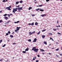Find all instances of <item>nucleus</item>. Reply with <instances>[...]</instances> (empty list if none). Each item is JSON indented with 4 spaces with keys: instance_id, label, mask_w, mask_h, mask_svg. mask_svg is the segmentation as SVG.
Masks as SVG:
<instances>
[{
    "instance_id": "59",
    "label": "nucleus",
    "mask_w": 62,
    "mask_h": 62,
    "mask_svg": "<svg viewBox=\"0 0 62 62\" xmlns=\"http://www.w3.org/2000/svg\"><path fill=\"white\" fill-rule=\"evenodd\" d=\"M8 16L9 17H10V15H9V14H8Z\"/></svg>"
},
{
    "instance_id": "63",
    "label": "nucleus",
    "mask_w": 62,
    "mask_h": 62,
    "mask_svg": "<svg viewBox=\"0 0 62 62\" xmlns=\"http://www.w3.org/2000/svg\"><path fill=\"white\" fill-rule=\"evenodd\" d=\"M1 12H2V11H0V13H1Z\"/></svg>"
},
{
    "instance_id": "7",
    "label": "nucleus",
    "mask_w": 62,
    "mask_h": 62,
    "mask_svg": "<svg viewBox=\"0 0 62 62\" xmlns=\"http://www.w3.org/2000/svg\"><path fill=\"white\" fill-rule=\"evenodd\" d=\"M37 39L36 38H35L34 39V40L33 41V42H36V41H37Z\"/></svg>"
},
{
    "instance_id": "35",
    "label": "nucleus",
    "mask_w": 62,
    "mask_h": 62,
    "mask_svg": "<svg viewBox=\"0 0 62 62\" xmlns=\"http://www.w3.org/2000/svg\"><path fill=\"white\" fill-rule=\"evenodd\" d=\"M59 50V48H58L55 50L56 51H58Z\"/></svg>"
},
{
    "instance_id": "10",
    "label": "nucleus",
    "mask_w": 62,
    "mask_h": 62,
    "mask_svg": "<svg viewBox=\"0 0 62 62\" xmlns=\"http://www.w3.org/2000/svg\"><path fill=\"white\" fill-rule=\"evenodd\" d=\"M36 57H33V59L32 60V61H34V60H35V59H36Z\"/></svg>"
},
{
    "instance_id": "60",
    "label": "nucleus",
    "mask_w": 62,
    "mask_h": 62,
    "mask_svg": "<svg viewBox=\"0 0 62 62\" xmlns=\"http://www.w3.org/2000/svg\"><path fill=\"white\" fill-rule=\"evenodd\" d=\"M10 16H12V14H10Z\"/></svg>"
},
{
    "instance_id": "20",
    "label": "nucleus",
    "mask_w": 62,
    "mask_h": 62,
    "mask_svg": "<svg viewBox=\"0 0 62 62\" xmlns=\"http://www.w3.org/2000/svg\"><path fill=\"white\" fill-rule=\"evenodd\" d=\"M10 38H13V35H10Z\"/></svg>"
},
{
    "instance_id": "3",
    "label": "nucleus",
    "mask_w": 62,
    "mask_h": 62,
    "mask_svg": "<svg viewBox=\"0 0 62 62\" xmlns=\"http://www.w3.org/2000/svg\"><path fill=\"white\" fill-rule=\"evenodd\" d=\"M23 7L20 8H18V9L19 12L21 11V10H23Z\"/></svg>"
},
{
    "instance_id": "32",
    "label": "nucleus",
    "mask_w": 62,
    "mask_h": 62,
    "mask_svg": "<svg viewBox=\"0 0 62 62\" xmlns=\"http://www.w3.org/2000/svg\"><path fill=\"white\" fill-rule=\"evenodd\" d=\"M19 2L20 3H23V1L22 0H21Z\"/></svg>"
},
{
    "instance_id": "45",
    "label": "nucleus",
    "mask_w": 62,
    "mask_h": 62,
    "mask_svg": "<svg viewBox=\"0 0 62 62\" xmlns=\"http://www.w3.org/2000/svg\"><path fill=\"white\" fill-rule=\"evenodd\" d=\"M2 22V20H0V23H1Z\"/></svg>"
},
{
    "instance_id": "18",
    "label": "nucleus",
    "mask_w": 62,
    "mask_h": 62,
    "mask_svg": "<svg viewBox=\"0 0 62 62\" xmlns=\"http://www.w3.org/2000/svg\"><path fill=\"white\" fill-rule=\"evenodd\" d=\"M18 31V30H15V32H18V31Z\"/></svg>"
},
{
    "instance_id": "2",
    "label": "nucleus",
    "mask_w": 62,
    "mask_h": 62,
    "mask_svg": "<svg viewBox=\"0 0 62 62\" xmlns=\"http://www.w3.org/2000/svg\"><path fill=\"white\" fill-rule=\"evenodd\" d=\"M10 8H11V6H9L8 7H6V9H7L8 10H11V9Z\"/></svg>"
},
{
    "instance_id": "62",
    "label": "nucleus",
    "mask_w": 62,
    "mask_h": 62,
    "mask_svg": "<svg viewBox=\"0 0 62 62\" xmlns=\"http://www.w3.org/2000/svg\"><path fill=\"white\" fill-rule=\"evenodd\" d=\"M7 23V24H8V22H7V23Z\"/></svg>"
},
{
    "instance_id": "44",
    "label": "nucleus",
    "mask_w": 62,
    "mask_h": 62,
    "mask_svg": "<svg viewBox=\"0 0 62 62\" xmlns=\"http://www.w3.org/2000/svg\"><path fill=\"white\" fill-rule=\"evenodd\" d=\"M16 7H18V8H19V7H20V5H18V6H16Z\"/></svg>"
},
{
    "instance_id": "36",
    "label": "nucleus",
    "mask_w": 62,
    "mask_h": 62,
    "mask_svg": "<svg viewBox=\"0 0 62 62\" xmlns=\"http://www.w3.org/2000/svg\"><path fill=\"white\" fill-rule=\"evenodd\" d=\"M6 45V44H4V45H3V46H2V47H5V46Z\"/></svg>"
},
{
    "instance_id": "25",
    "label": "nucleus",
    "mask_w": 62,
    "mask_h": 62,
    "mask_svg": "<svg viewBox=\"0 0 62 62\" xmlns=\"http://www.w3.org/2000/svg\"><path fill=\"white\" fill-rule=\"evenodd\" d=\"M57 30V29H53L54 31H56Z\"/></svg>"
},
{
    "instance_id": "16",
    "label": "nucleus",
    "mask_w": 62,
    "mask_h": 62,
    "mask_svg": "<svg viewBox=\"0 0 62 62\" xmlns=\"http://www.w3.org/2000/svg\"><path fill=\"white\" fill-rule=\"evenodd\" d=\"M32 9V8L31 7H29L28 9L29 10H30L31 9Z\"/></svg>"
},
{
    "instance_id": "9",
    "label": "nucleus",
    "mask_w": 62,
    "mask_h": 62,
    "mask_svg": "<svg viewBox=\"0 0 62 62\" xmlns=\"http://www.w3.org/2000/svg\"><path fill=\"white\" fill-rule=\"evenodd\" d=\"M19 28H21V27H17L16 28V29L17 30H18V31H19V30H20V29H19Z\"/></svg>"
},
{
    "instance_id": "31",
    "label": "nucleus",
    "mask_w": 62,
    "mask_h": 62,
    "mask_svg": "<svg viewBox=\"0 0 62 62\" xmlns=\"http://www.w3.org/2000/svg\"><path fill=\"white\" fill-rule=\"evenodd\" d=\"M39 10V8H38L36 9V10L37 11Z\"/></svg>"
},
{
    "instance_id": "64",
    "label": "nucleus",
    "mask_w": 62,
    "mask_h": 62,
    "mask_svg": "<svg viewBox=\"0 0 62 62\" xmlns=\"http://www.w3.org/2000/svg\"><path fill=\"white\" fill-rule=\"evenodd\" d=\"M57 29L58 30H59V28H57Z\"/></svg>"
},
{
    "instance_id": "19",
    "label": "nucleus",
    "mask_w": 62,
    "mask_h": 62,
    "mask_svg": "<svg viewBox=\"0 0 62 62\" xmlns=\"http://www.w3.org/2000/svg\"><path fill=\"white\" fill-rule=\"evenodd\" d=\"M38 24V23L37 22H36L35 23V25H37Z\"/></svg>"
},
{
    "instance_id": "55",
    "label": "nucleus",
    "mask_w": 62,
    "mask_h": 62,
    "mask_svg": "<svg viewBox=\"0 0 62 62\" xmlns=\"http://www.w3.org/2000/svg\"><path fill=\"white\" fill-rule=\"evenodd\" d=\"M58 43H56V44H58Z\"/></svg>"
},
{
    "instance_id": "4",
    "label": "nucleus",
    "mask_w": 62,
    "mask_h": 62,
    "mask_svg": "<svg viewBox=\"0 0 62 62\" xmlns=\"http://www.w3.org/2000/svg\"><path fill=\"white\" fill-rule=\"evenodd\" d=\"M39 51V49H35L34 50V51L35 52H36V53H37L38 52V51Z\"/></svg>"
},
{
    "instance_id": "53",
    "label": "nucleus",
    "mask_w": 62,
    "mask_h": 62,
    "mask_svg": "<svg viewBox=\"0 0 62 62\" xmlns=\"http://www.w3.org/2000/svg\"><path fill=\"white\" fill-rule=\"evenodd\" d=\"M10 22V20H9V21H8V23H9Z\"/></svg>"
},
{
    "instance_id": "12",
    "label": "nucleus",
    "mask_w": 62,
    "mask_h": 62,
    "mask_svg": "<svg viewBox=\"0 0 62 62\" xmlns=\"http://www.w3.org/2000/svg\"><path fill=\"white\" fill-rule=\"evenodd\" d=\"M40 51L41 52H44V51H45L43 49H40Z\"/></svg>"
},
{
    "instance_id": "15",
    "label": "nucleus",
    "mask_w": 62,
    "mask_h": 62,
    "mask_svg": "<svg viewBox=\"0 0 62 62\" xmlns=\"http://www.w3.org/2000/svg\"><path fill=\"white\" fill-rule=\"evenodd\" d=\"M42 38H44L45 37V35H42Z\"/></svg>"
},
{
    "instance_id": "46",
    "label": "nucleus",
    "mask_w": 62,
    "mask_h": 62,
    "mask_svg": "<svg viewBox=\"0 0 62 62\" xmlns=\"http://www.w3.org/2000/svg\"><path fill=\"white\" fill-rule=\"evenodd\" d=\"M36 62H39V60H37L36 61Z\"/></svg>"
},
{
    "instance_id": "33",
    "label": "nucleus",
    "mask_w": 62,
    "mask_h": 62,
    "mask_svg": "<svg viewBox=\"0 0 62 62\" xmlns=\"http://www.w3.org/2000/svg\"><path fill=\"white\" fill-rule=\"evenodd\" d=\"M46 31V30H43L42 31V32H44V31Z\"/></svg>"
},
{
    "instance_id": "28",
    "label": "nucleus",
    "mask_w": 62,
    "mask_h": 62,
    "mask_svg": "<svg viewBox=\"0 0 62 62\" xmlns=\"http://www.w3.org/2000/svg\"><path fill=\"white\" fill-rule=\"evenodd\" d=\"M23 53L24 54H25V53H26V51H23Z\"/></svg>"
},
{
    "instance_id": "17",
    "label": "nucleus",
    "mask_w": 62,
    "mask_h": 62,
    "mask_svg": "<svg viewBox=\"0 0 62 62\" xmlns=\"http://www.w3.org/2000/svg\"><path fill=\"white\" fill-rule=\"evenodd\" d=\"M7 16V14H5L3 15V16H4V17H6V16Z\"/></svg>"
},
{
    "instance_id": "56",
    "label": "nucleus",
    "mask_w": 62,
    "mask_h": 62,
    "mask_svg": "<svg viewBox=\"0 0 62 62\" xmlns=\"http://www.w3.org/2000/svg\"><path fill=\"white\" fill-rule=\"evenodd\" d=\"M59 23V22H58V21H57V23Z\"/></svg>"
},
{
    "instance_id": "22",
    "label": "nucleus",
    "mask_w": 62,
    "mask_h": 62,
    "mask_svg": "<svg viewBox=\"0 0 62 62\" xmlns=\"http://www.w3.org/2000/svg\"><path fill=\"white\" fill-rule=\"evenodd\" d=\"M19 1L16 2V5H17V4H19Z\"/></svg>"
},
{
    "instance_id": "37",
    "label": "nucleus",
    "mask_w": 62,
    "mask_h": 62,
    "mask_svg": "<svg viewBox=\"0 0 62 62\" xmlns=\"http://www.w3.org/2000/svg\"><path fill=\"white\" fill-rule=\"evenodd\" d=\"M2 40H0V43H1L2 42Z\"/></svg>"
},
{
    "instance_id": "13",
    "label": "nucleus",
    "mask_w": 62,
    "mask_h": 62,
    "mask_svg": "<svg viewBox=\"0 0 62 62\" xmlns=\"http://www.w3.org/2000/svg\"><path fill=\"white\" fill-rule=\"evenodd\" d=\"M44 44H45L46 45H47V42L46 41L44 42Z\"/></svg>"
},
{
    "instance_id": "24",
    "label": "nucleus",
    "mask_w": 62,
    "mask_h": 62,
    "mask_svg": "<svg viewBox=\"0 0 62 62\" xmlns=\"http://www.w3.org/2000/svg\"><path fill=\"white\" fill-rule=\"evenodd\" d=\"M44 10L43 9H40V11H44Z\"/></svg>"
},
{
    "instance_id": "23",
    "label": "nucleus",
    "mask_w": 62,
    "mask_h": 62,
    "mask_svg": "<svg viewBox=\"0 0 62 62\" xmlns=\"http://www.w3.org/2000/svg\"><path fill=\"white\" fill-rule=\"evenodd\" d=\"M28 41L29 42H31V39H29L28 40Z\"/></svg>"
},
{
    "instance_id": "34",
    "label": "nucleus",
    "mask_w": 62,
    "mask_h": 62,
    "mask_svg": "<svg viewBox=\"0 0 62 62\" xmlns=\"http://www.w3.org/2000/svg\"><path fill=\"white\" fill-rule=\"evenodd\" d=\"M2 2H6V1L5 0H3Z\"/></svg>"
},
{
    "instance_id": "61",
    "label": "nucleus",
    "mask_w": 62,
    "mask_h": 62,
    "mask_svg": "<svg viewBox=\"0 0 62 62\" xmlns=\"http://www.w3.org/2000/svg\"><path fill=\"white\" fill-rule=\"evenodd\" d=\"M2 59H0V61H2Z\"/></svg>"
},
{
    "instance_id": "8",
    "label": "nucleus",
    "mask_w": 62,
    "mask_h": 62,
    "mask_svg": "<svg viewBox=\"0 0 62 62\" xmlns=\"http://www.w3.org/2000/svg\"><path fill=\"white\" fill-rule=\"evenodd\" d=\"M46 16V14L42 15H41V16H42V17H44V16Z\"/></svg>"
},
{
    "instance_id": "29",
    "label": "nucleus",
    "mask_w": 62,
    "mask_h": 62,
    "mask_svg": "<svg viewBox=\"0 0 62 62\" xmlns=\"http://www.w3.org/2000/svg\"><path fill=\"white\" fill-rule=\"evenodd\" d=\"M49 35H53V34L51 33H49Z\"/></svg>"
},
{
    "instance_id": "30",
    "label": "nucleus",
    "mask_w": 62,
    "mask_h": 62,
    "mask_svg": "<svg viewBox=\"0 0 62 62\" xmlns=\"http://www.w3.org/2000/svg\"><path fill=\"white\" fill-rule=\"evenodd\" d=\"M35 33V31H33L32 32V34H34Z\"/></svg>"
},
{
    "instance_id": "57",
    "label": "nucleus",
    "mask_w": 62,
    "mask_h": 62,
    "mask_svg": "<svg viewBox=\"0 0 62 62\" xmlns=\"http://www.w3.org/2000/svg\"><path fill=\"white\" fill-rule=\"evenodd\" d=\"M60 55H62V54H60Z\"/></svg>"
},
{
    "instance_id": "27",
    "label": "nucleus",
    "mask_w": 62,
    "mask_h": 62,
    "mask_svg": "<svg viewBox=\"0 0 62 62\" xmlns=\"http://www.w3.org/2000/svg\"><path fill=\"white\" fill-rule=\"evenodd\" d=\"M40 31H39V32H38L37 33V35H39V34H40Z\"/></svg>"
},
{
    "instance_id": "39",
    "label": "nucleus",
    "mask_w": 62,
    "mask_h": 62,
    "mask_svg": "<svg viewBox=\"0 0 62 62\" xmlns=\"http://www.w3.org/2000/svg\"><path fill=\"white\" fill-rule=\"evenodd\" d=\"M39 7H42V5H39Z\"/></svg>"
},
{
    "instance_id": "11",
    "label": "nucleus",
    "mask_w": 62,
    "mask_h": 62,
    "mask_svg": "<svg viewBox=\"0 0 62 62\" xmlns=\"http://www.w3.org/2000/svg\"><path fill=\"white\" fill-rule=\"evenodd\" d=\"M5 19L6 20H8V17L6 16L5 17Z\"/></svg>"
},
{
    "instance_id": "49",
    "label": "nucleus",
    "mask_w": 62,
    "mask_h": 62,
    "mask_svg": "<svg viewBox=\"0 0 62 62\" xmlns=\"http://www.w3.org/2000/svg\"><path fill=\"white\" fill-rule=\"evenodd\" d=\"M48 54H49L50 55H51V54H52L49 53H48Z\"/></svg>"
},
{
    "instance_id": "14",
    "label": "nucleus",
    "mask_w": 62,
    "mask_h": 62,
    "mask_svg": "<svg viewBox=\"0 0 62 62\" xmlns=\"http://www.w3.org/2000/svg\"><path fill=\"white\" fill-rule=\"evenodd\" d=\"M28 49H29L28 48H27L25 50V51H28V50H29Z\"/></svg>"
},
{
    "instance_id": "5",
    "label": "nucleus",
    "mask_w": 62,
    "mask_h": 62,
    "mask_svg": "<svg viewBox=\"0 0 62 62\" xmlns=\"http://www.w3.org/2000/svg\"><path fill=\"white\" fill-rule=\"evenodd\" d=\"M34 25V22L32 23H29L28 24V25Z\"/></svg>"
},
{
    "instance_id": "52",
    "label": "nucleus",
    "mask_w": 62,
    "mask_h": 62,
    "mask_svg": "<svg viewBox=\"0 0 62 62\" xmlns=\"http://www.w3.org/2000/svg\"><path fill=\"white\" fill-rule=\"evenodd\" d=\"M14 23H17V22H14Z\"/></svg>"
},
{
    "instance_id": "6",
    "label": "nucleus",
    "mask_w": 62,
    "mask_h": 62,
    "mask_svg": "<svg viewBox=\"0 0 62 62\" xmlns=\"http://www.w3.org/2000/svg\"><path fill=\"white\" fill-rule=\"evenodd\" d=\"M36 49V47H33L32 48V49L31 50L32 51H34V50Z\"/></svg>"
},
{
    "instance_id": "1",
    "label": "nucleus",
    "mask_w": 62,
    "mask_h": 62,
    "mask_svg": "<svg viewBox=\"0 0 62 62\" xmlns=\"http://www.w3.org/2000/svg\"><path fill=\"white\" fill-rule=\"evenodd\" d=\"M17 9H18V8H13V10L12 11L13 12H14V13H15V12L17 11Z\"/></svg>"
},
{
    "instance_id": "38",
    "label": "nucleus",
    "mask_w": 62,
    "mask_h": 62,
    "mask_svg": "<svg viewBox=\"0 0 62 62\" xmlns=\"http://www.w3.org/2000/svg\"><path fill=\"white\" fill-rule=\"evenodd\" d=\"M12 44L13 45H14V44H16V43H13Z\"/></svg>"
},
{
    "instance_id": "26",
    "label": "nucleus",
    "mask_w": 62,
    "mask_h": 62,
    "mask_svg": "<svg viewBox=\"0 0 62 62\" xmlns=\"http://www.w3.org/2000/svg\"><path fill=\"white\" fill-rule=\"evenodd\" d=\"M50 39H52V40L53 41H54V39H53V38H50Z\"/></svg>"
},
{
    "instance_id": "40",
    "label": "nucleus",
    "mask_w": 62,
    "mask_h": 62,
    "mask_svg": "<svg viewBox=\"0 0 62 62\" xmlns=\"http://www.w3.org/2000/svg\"><path fill=\"white\" fill-rule=\"evenodd\" d=\"M8 34H10V32L9 31L8 32Z\"/></svg>"
},
{
    "instance_id": "42",
    "label": "nucleus",
    "mask_w": 62,
    "mask_h": 62,
    "mask_svg": "<svg viewBox=\"0 0 62 62\" xmlns=\"http://www.w3.org/2000/svg\"><path fill=\"white\" fill-rule=\"evenodd\" d=\"M31 15L33 16H35V15H34V14Z\"/></svg>"
},
{
    "instance_id": "51",
    "label": "nucleus",
    "mask_w": 62,
    "mask_h": 62,
    "mask_svg": "<svg viewBox=\"0 0 62 62\" xmlns=\"http://www.w3.org/2000/svg\"><path fill=\"white\" fill-rule=\"evenodd\" d=\"M37 56H38V57H39V55H37Z\"/></svg>"
},
{
    "instance_id": "47",
    "label": "nucleus",
    "mask_w": 62,
    "mask_h": 62,
    "mask_svg": "<svg viewBox=\"0 0 62 62\" xmlns=\"http://www.w3.org/2000/svg\"><path fill=\"white\" fill-rule=\"evenodd\" d=\"M46 2H49V0H46Z\"/></svg>"
},
{
    "instance_id": "50",
    "label": "nucleus",
    "mask_w": 62,
    "mask_h": 62,
    "mask_svg": "<svg viewBox=\"0 0 62 62\" xmlns=\"http://www.w3.org/2000/svg\"><path fill=\"white\" fill-rule=\"evenodd\" d=\"M14 32L13 31L12 33V34H14Z\"/></svg>"
},
{
    "instance_id": "41",
    "label": "nucleus",
    "mask_w": 62,
    "mask_h": 62,
    "mask_svg": "<svg viewBox=\"0 0 62 62\" xmlns=\"http://www.w3.org/2000/svg\"><path fill=\"white\" fill-rule=\"evenodd\" d=\"M58 35H59H59H61V33H59V32H58Z\"/></svg>"
},
{
    "instance_id": "21",
    "label": "nucleus",
    "mask_w": 62,
    "mask_h": 62,
    "mask_svg": "<svg viewBox=\"0 0 62 62\" xmlns=\"http://www.w3.org/2000/svg\"><path fill=\"white\" fill-rule=\"evenodd\" d=\"M29 35H32V33L31 32H29Z\"/></svg>"
},
{
    "instance_id": "48",
    "label": "nucleus",
    "mask_w": 62,
    "mask_h": 62,
    "mask_svg": "<svg viewBox=\"0 0 62 62\" xmlns=\"http://www.w3.org/2000/svg\"><path fill=\"white\" fill-rule=\"evenodd\" d=\"M17 23H19L20 22V21H17Z\"/></svg>"
},
{
    "instance_id": "43",
    "label": "nucleus",
    "mask_w": 62,
    "mask_h": 62,
    "mask_svg": "<svg viewBox=\"0 0 62 62\" xmlns=\"http://www.w3.org/2000/svg\"><path fill=\"white\" fill-rule=\"evenodd\" d=\"M6 36H8V33H6Z\"/></svg>"
},
{
    "instance_id": "58",
    "label": "nucleus",
    "mask_w": 62,
    "mask_h": 62,
    "mask_svg": "<svg viewBox=\"0 0 62 62\" xmlns=\"http://www.w3.org/2000/svg\"><path fill=\"white\" fill-rule=\"evenodd\" d=\"M42 54H45V53H42Z\"/></svg>"
},
{
    "instance_id": "54",
    "label": "nucleus",
    "mask_w": 62,
    "mask_h": 62,
    "mask_svg": "<svg viewBox=\"0 0 62 62\" xmlns=\"http://www.w3.org/2000/svg\"><path fill=\"white\" fill-rule=\"evenodd\" d=\"M56 56H57V57H59V56L57 55H56Z\"/></svg>"
}]
</instances>
